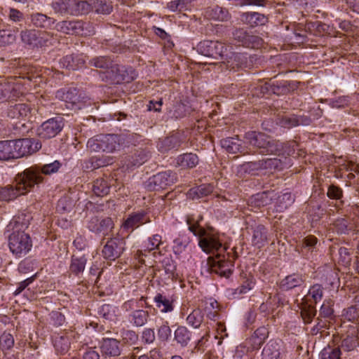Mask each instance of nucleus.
<instances>
[{
    "label": "nucleus",
    "instance_id": "1",
    "mask_svg": "<svg viewBox=\"0 0 359 359\" xmlns=\"http://www.w3.org/2000/svg\"><path fill=\"white\" fill-rule=\"evenodd\" d=\"M245 143L249 145V148L254 152L262 155L273 154L280 156L281 154L291 155L297 144L296 142L292 141L287 143H282L278 140H273L271 137L262 133L250 131L244 137Z\"/></svg>",
    "mask_w": 359,
    "mask_h": 359
},
{
    "label": "nucleus",
    "instance_id": "2",
    "mask_svg": "<svg viewBox=\"0 0 359 359\" xmlns=\"http://www.w3.org/2000/svg\"><path fill=\"white\" fill-rule=\"evenodd\" d=\"M202 219L201 216H198L196 219L193 216H189L187 219L189 231L200 238L198 245L206 253L226 251V248H222V245L216 236L207 233L206 231L199 225V221Z\"/></svg>",
    "mask_w": 359,
    "mask_h": 359
},
{
    "label": "nucleus",
    "instance_id": "3",
    "mask_svg": "<svg viewBox=\"0 0 359 359\" xmlns=\"http://www.w3.org/2000/svg\"><path fill=\"white\" fill-rule=\"evenodd\" d=\"M128 136L123 134H100L88 140L87 147L93 151L114 152L128 143Z\"/></svg>",
    "mask_w": 359,
    "mask_h": 359
},
{
    "label": "nucleus",
    "instance_id": "4",
    "mask_svg": "<svg viewBox=\"0 0 359 359\" xmlns=\"http://www.w3.org/2000/svg\"><path fill=\"white\" fill-rule=\"evenodd\" d=\"M234 250V248L231 249L232 253L227 252L226 255H222L217 252L215 257H209L207 262L208 270L219 276L229 278L233 270L234 260L238 257Z\"/></svg>",
    "mask_w": 359,
    "mask_h": 359
},
{
    "label": "nucleus",
    "instance_id": "5",
    "mask_svg": "<svg viewBox=\"0 0 359 359\" xmlns=\"http://www.w3.org/2000/svg\"><path fill=\"white\" fill-rule=\"evenodd\" d=\"M90 65L92 67L102 69L107 74V78L114 82H126L128 83L130 80L133 79V76H126L121 74L123 72V67L121 68L109 57L100 56L93 58L90 61Z\"/></svg>",
    "mask_w": 359,
    "mask_h": 359
},
{
    "label": "nucleus",
    "instance_id": "6",
    "mask_svg": "<svg viewBox=\"0 0 359 359\" xmlns=\"http://www.w3.org/2000/svg\"><path fill=\"white\" fill-rule=\"evenodd\" d=\"M61 165L62 164L59 161H55L44 165H34L22 171V177L27 178V180L33 189L35 185H38L43 182V175H50L57 172Z\"/></svg>",
    "mask_w": 359,
    "mask_h": 359
},
{
    "label": "nucleus",
    "instance_id": "7",
    "mask_svg": "<svg viewBox=\"0 0 359 359\" xmlns=\"http://www.w3.org/2000/svg\"><path fill=\"white\" fill-rule=\"evenodd\" d=\"M23 80L21 77L11 76L0 82V102L21 97L25 90Z\"/></svg>",
    "mask_w": 359,
    "mask_h": 359
},
{
    "label": "nucleus",
    "instance_id": "8",
    "mask_svg": "<svg viewBox=\"0 0 359 359\" xmlns=\"http://www.w3.org/2000/svg\"><path fill=\"white\" fill-rule=\"evenodd\" d=\"M23 172L18 173L15 177L16 184H9L6 187H0V201H9L30 191L32 188L27 180L22 177Z\"/></svg>",
    "mask_w": 359,
    "mask_h": 359
},
{
    "label": "nucleus",
    "instance_id": "9",
    "mask_svg": "<svg viewBox=\"0 0 359 359\" xmlns=\"http://www.w3.org/2000/svg\"><path fill=\"white\" fill-rule=\"evenodd\" d=\"M10 250L17 257L26 255L32 247V241L28 233L25 232L12 233L9 236Z\"/></svg>",
    "mask_w": 359,
    "mask_h": 359
},
{
    "label": "nucleus",
    "instance_id": "10",
    "mask_svg": "<svg viewBox=\"0 0 359 359\" xmlns=\"http://www.w3.org/2000/svg\"><path fill=\"white\" fill-rule=\"evenodd\" d=\"M55 28L57 31L66 34H76L86 36L94 33V28L90 23L79 20H64L57 23Z\"/></svg>",
    "mask_w": 359,
    "mask_h": 359
},
{
    "label": "nucleus",
    "instance_id": "11",
    "mask_svg": "<svg viewBox=\"0 0 359 359\" xmlns=\"http://www.w3.org/2000/svg\"><path fill=\"white\" fill-rule=\"evenodd\" d=\"M56 96L67 103V107L72 109H80L89 100V97L75 88H71L66 91L57 92Z\"/></svg>",
    "mask_w": 359,
    "mask_h": 359
},
{
    "label": "nucleus",
    "instance_id": "12",
    "mask_svg": "<svg viewBox=\"0 0 359 359\" xmlns=\"http://www.w3.org/2000/svg\"><path fill=\"white\" fill-rule=\"evenodd\" d=\"M177 174L168 170L158 172L149 177L146 182V188L149 191L165 189L177 182Z\"/></svg>",
    "mask_w": 359,
    "mask_h": 359
},
{
    "label": "nucleus",
    "instance_id": "13",
    "mask_svg": "<svg viewBox=\"0 0 359 359\" xmlns=\"http://www.w3.org/2000/svg\"><path fill=\"white\" fill-rule=\"evenodd\" d=\"M13 158H18L36 152L41 148L39 141L34 139L25 138L11 141Z\"/></svg>",
    "mask_w": 359,
    "mask_h": 359
},
{
    "label": "nucleus",
    "instance_id": "14",
    "mask_svg": "<svg viewBox=\"0 0 359 359\" xmlns=\"http://www.w3.org/2000/svg\"><path fill=\"white\" fill-rule=\"evenodd\" d=\"M63 127L64 122L62 117L50 118L43 122L38 128V135L42 139H50L55 137Z\"/></svg>",
    "mask_w": 359,
    "mask_h": 359
},
{
    "label": "nucleus",
    "instance_id": "15",
    "mask_svg": "<svg viewBox=\"0 0 359 359\" xmlns=\"http://www.w3.org/2000/svg\"><path fill=\"white\" fill-rule=\"evenodd\" d=\"M198 47L201 54L208 57L223 59L225 56H228L226 53L227 47L217 41L205 40L200 42Z\"/></svg>",
    "mask_w": 359,
    "mask_h": 359
},
{
    "label": "nucleus",
    "instance_id": "16",
    "mask_svg": "<svg viewBox=\"0 0 359 359\" xmlns=\"http://www.w3.org/2000/svg\"><path fill=\"white\" fill-rule=\"evenodd\" d=\"M125 246L124 238H111L104 245L102 251V255L106 259L115 260L123 254Z\"/></svg>",
    "mask_w": 359,
    "mask_h": 359
},
{
    "label": "nucleus",
    "instance_id": "17",
    "mask_svg": "<svg viewBox=\"0 0 359 359\" xmlns=\"http://www.w3.org/2000/svg\"><path fill=\"white\" fill-rule=\"evenodd\" d=\"M233 36L239 45L250 48H259L263 42L259 36L251 34L241 28L236 29L233 32Z\"/></svg>",
    "mask_w": 359,
    "mask_h": 359
},
{
    "label": "nucleus",
    "instance_id": "18",
    "mask_svg": "<svg viewBox=\"0 0 359 359\" xmlns=\"http://www.w3.org/2000/svg\"><path fill=\"white\" fill-rule=\"evenodd\" d=\"M77 337L78 334L74 330H66L54 336L53 345L56 351L60 354L67 353L69 349L71 343Z\"/></svg>",
    "mask_w": 359,
    "mask_h": 359
},
{
    "label": "nucleus",
    "instance_id": "19",
    "mask_svg": "<svg viewBox=\"0 0 359 359\" xmlns=\"http://www.w3.org/2000/svg\"><path fill=\"white\" fill-rule=\"evenodd\" d=\"M283 356L284 350L281 341H269L262 352V359H283Z\"/></svg>",
    "mask_w": 359,
    "mask_h": 359
},
{
    "label": "nucleus",
    "instance_id": "20",
    "mask_svg": "<svg viewBox=\"0 0 359 359\" xmlns=\"http://www.w3.org/2000/svg\"><path fill=\"white\" fill-rule=\"evenodd\" d=\"M221 145L226 152L232 154L242 153L243 154H252L254 152L250 148L242 147L241 140L234 137H228L221 140Z\"/></svg>",
    "mask_w": 359,
    "mask_h": 359
},
{
    "label": "nucleus",
    "instance_id": "21",
    "mask_svg": "<svg viewBox=\"0 0 359 359\" xmlns=\"http://www.w3.org/2000/svg\"><path fill=\"white\" fill-rule=\"evenodd\" d=\"M102 355L106 357H116L121 355L120 341L113 338H104L100 344Z\"/></svg>",
    "mask_w": 359,
    "mask_h": 359
},
{
    "label": "nucleus",
    "instance_id": "22",
    "mask_svg": "<svg viewBox=\"0 0 359 359\" xmlns=\"http://www.w3.org/2000/svg\"><path fill=\"white\" fill-rule=\"evenodd\" d=\"M114 227V223L111 218L106 217L100 219L97 217H93L88 222V228L95 233H103L107 234Z\"/></svg>",
    "mask_w": 359,
    "mask_h": 359
},
{
    "label": "nucleus",
    "instance_id": "23",
    "mask_svg": "<svg viewBox=\"0 0 359 359\" xmlns=\"http://www.w3.org/2000/svg\"><path fill=\"white\" fill-rule=\"evenodd\" d=\"M183 135L180 133H176L170 136L166 137L161 140L157 144V147L162 152L172 149H177L184 142Z\"/></svg>",
    "mask_w": 359,
    "mask_h": 359
},
{
    "label": "nucleus",
    "instance_id": "24",
    "mask_svg": "<svg viewBox=\"0 0 359 359\" xmlns=\"http://www.w3.org/2000/svg\"><path fill=\"white\" fill-rule=\"evenodd\" d=\"M150 222L149 218L144 211L133 212L128 217L123 224V227L126 229L133 230L142 224Z\"/></svg>",
    "mask_w": 359,
    "mask_h": 359
},
{
    "label": "nucleus",
    "instance_id": "25",
    "mask_svg": "<svg viewBox=\"0 0 359 359\" xmlns=\"http://www.w3.org/2000/svg\"><path fill=\"white\" fill-rule=\"evenodd\" d=\"M61 67L75 70L82 67L85 64V56L82 54L67 55L60 60Z\"/></svg>",
    "mask_w": 359,
    "mask_h": 359
},
{
    "label": "nucleus",
    "instance_id": "26",
    "mask_svg": "<svg viewBox=\"0 0 359 359\" xmlns=\"http://www.w3.org/2000/svg\"><path fill=\"white\" fill-rule=\"evenodd\" d=\"M276 194L273 191H263L252 196L250 199V202L255 207H264L271 204Z\"/></svg>",
    "mask_w": 359,
    "mask_h": 359
},
{
    "label": "nucleus",
    "instance_id": "27",
    "mask_svg": "<svg viewBox=\"0 0 359 359\" xmlns=\"http://www.w3.org/2000/svg\"><path fill=\"white\" fill-rule=\"evenodd\" d=\"M31 111V107L27 104H15L11 105L6 111L7 116L11 118H24Z\"/></svg>",
    "mask_w": 359,
    "mask_h": 359
},
{
    "label": "nucleus",
    "instance_id": "28",
    "mask_svg": "<svg viewBox=\"0 0 359 359\" xmlns=\"http://www.w3.org/2000/svg\"><path fill=\"white\" fill-rule=\"evenodd\" d=\"M30 217L25 214L15 216L9 223L8 227L13 233L25 232L24 231L29 225Z\"/></svg>",
    "mask_w": 359,
    "mask_h": 359
},
{
    "label": "nucleus",
    "instance_id": "29",
    "mask_svg": "<svg viewBox=\"0 0 359 359\" xmlns=\"http://www.w3.org/2000/svg\"><path fill=\"white\" fill-rule=\"evenodd\" d=\"M304 280L305 279L302 274L293 273L283 278L280 281V286L283 290H289L301 286L304 283Z\"/></svg>",
    "mask_w": 359,
    "mask_h": 359
},
{
    "label": "nucleus",
    "instance_id": "30",
    "mask_svg": "<svg viewBox=\"0 0 359 359\" xmlns=\"http://www.w3.org/2000/svg\"><path fill=\"white\" fill-rule=\"evenodd\" d=\"M57 41V35L53 33L39 31L36 36L35 48H42L53 45Z\"/></svg>",
    "mask_w": 359,
    "mask_h": 359
},
{
    "label": "nucleus",
    "instance_id": "31",
    "mask_svg": "<svg viewBox=\"0 0 359 359\" xmlns=\"http://www.w3.org/2000/svg\"><path fill=\"white\" fill-rule=\"evenodd\" d=\"M205 16L209 19L219 21H226L230 17L226 9L218 6L208 8L205 11Z\"/></svg>",
    "mask_w": 359,
    "mask_h": 359
},
{
    "label": "nucleus",
    "instance_id": "32",
    "mask_svg": "<svg viewBox=\"0 0 359 359\" xmlns=\"http://www.w3.org/2000/svg\"><path fill=\"white\" fill-rule=\"evenodd\" d=\"M149 317V313L147 311L138 308L129 314L128 320L134 326L142 327L147 323Z\"/></svg>",
    "mask_w": 359,
    "mask_h": 359
},
{
    "label": "nucleus",
    "instance_id": "33",
    "mask_svg": "<svg viewBox=\"0 0 359 359\" xmlns=\"http://www.w3.org/2000/svg\"><path fill=\"white\" fill-rule=\"evenodd\" d=\"M177 165L182 168H193L198 163V158L193 153H186L177 158Z\"/></svg>",
    "mask_w": 359,
    "mask_h": 359
},
{
    "label": "nucleus",
    "instance_id": "34",
    "mask_svg": "<svg viewBox=\"0 0 359 359\" xmlns=\"http://www.w3.org/2000/svg\"><path fill=\"white\" fill-rule=\"evenodd\" d=\"M213 191V187L208 184H202L201 186L191 188L189 190L187 196L189 198L194 200L199 199L210 194Z\"/></svg>",
    "mask_w": 359,
    "mask_h": 359
},
{
    "label": "nucleus",
    "instance_id": "35",
    "mask_svg": "<svg viewBox=\"0 0 359 359\" xmlns=\"http://www.w3.org/2000/svg\"><path fill=\"white\" fill-rule=\"evenodd\" d=\"M264 163L262 159L256 161L245 162L239 167V172L250 174L251 175H259V172L264 170Z\"/></svg>",
    "mask_w": 359,
    "mask_h": 359
},
{
    "label": "nucleus",
    "instance_id": "36",
    "mask_svg": "<svg viewBox=\"0 0 359 359\" xmlns=\"http://www.w3.org/2000/svg\"><path fill=\"white\" fill-rule=\"evenodd\" d=\"M34 26L41 28H49L55 23V20L41 13H33L30 16Z\"/></svg>",
    "mask_w": 359,
    "mask_h": 359
},
{
    "label": "nucleus",
    "instance_id": "37",
    "mask_svg": "<svg viewBox=\"0 0 359 359\" xmlns=\"http://www.w3.org/2000/svg\"><path fill=\"white\" fill-rule=\"evenodd\" d=\"M70 15H83L88 13L92 7V2L89 4L86 1L71 0Z\"/></svg>",
    "mask_w": 359,
    "mask_h": 359
},
{
    "label": "nucleus",
    "instance_id": "38",
    "mask_svg": "<svg viewBox=\"0 0 359 359\" xmlns=\"http://www.w3.org/2000/svg\"><path fill=\"white\" fill-rule=\"evenodd\" d=\"M252 243L259 248L264 245L267 240V231L264 225L258 224L252 228Z\"/></svg>",
    "mask_w": 359,
    "mask_h": 359
},
{
    "label": "nucleus",
    "instance_id": "39",
    "mask_svg": "<svg viewBox=\"0 0 359 359\" xmlns=\"http://www.w3.org/2000/svg\"><path fill=\"white\" fill-rule=\"evenodd\" d=\"M242 283L241 285L234 290L233 294H243L251 290L255 285V280L251 275L247 276V274L241 275Z\"/></svg>",
    "mask_w": 359,
    "mask_h": 359
},
{
    "label": "nucleus",
    "instance_id": "40",
    "mask_svg": "<svg viewBox=\"0 0 359 359\" xmlns=\"http://www.w3.org/2000/svg\"><path fill=\"white\" fill-rule=\"evenodd\" d=\"M113 158L111 157H107L102 156H93L89 159L88 161L86 162L85 168L86 169L95 170L100 167H104L111 164Z\"/></svg>",
    "mask_w": 359,
    "mask_h": 359
},
{
    "label": "nucleus",
    "instance_id": "41",
    "mask_svg": "<svg viewBox=\"0 0 359 359\" xmlns=\"http://www.w3.org/2000/svg\"><path fill=\"white\" fill-rule=\"evenodd\" d=\"M154 302L162 313H168L173 310V301L161 293L154 297Z\"/></svg>",
    "mask_w": 359,
    "mask_h": 359
},
{
    "label": "nucleus",
    "instance_id": "42",
    "mask_svg": "<svg viewBox=\"0 0 359 359\" xmlns=\"http://www.w3.org/2000/svg\"><path fill=\"white\" fill-rule=\"evenodd\" d=\"M297 88V85L293 81H280L273 83L271 86V90L278 95L287 94L293 91Z\"/></svg>",
    "mask_w": 359,
    "mask_h": 359
},
{
    "label": "nucleus",
    "instance_id": "43",
    "mask_svg": "<svg viewBox=\"0 0 359 359\" xmlns=\"http://www.w3.org/2000/svg\"><path fill=\"white\" fill-rule=\"evenodd\" d=\"M86 261L87 259L85 256L74 255L72 257V262L69 266L71 272L76 275L83 272L85 269Z\"/></svg>",
    "mask_w": 359,
    "mask_h": 359
},
{
    "label": "nucleus",
    "instance_id": "44",
    "mask_svg": "<svg viewBox=\"0 0 359 359\" xmlns=\"http://www.w3.org/2000/svg\"><path fill=\"white\" fill-rule=\"evenodd\" d=\"M243 17L245 22L251 26L263 25L267 22L264 15L259 13H245Z\"/></svg>",
    "mask_w": 359,
    "mask_h": 359
},
{
    "label": "nucleus",
    "instance_id": "45",
    "mask_svg": "<svg viewBox=\"0 0 359 359\" xmlns=\"http://www.w3.org/2000/svg\"><path fill=\"white\" fill-rule=\"evenodd\" d=\"M175 339L181 346H185L191 339V332L186 327L180 326L175 332Z\"/></svg>",
    "mask_w": 359,
    "mask_h": 359
},
{
    "label": "nucleus",
    "instance_id": "46",
    "mask_svg": "<svg viewBox=\"0 0 359 359\" xmlns=\"http://www.w3.org/2000/svg\"><path fill=\"white\" fill-rule=\"evenodd\" d=\"M109 185L104 179H97L93 182V191L97 196H104L107 195L109 192Z\"/></svg>",
    "mask_w": 359,
    "mask_h": 359
},
{
    "label": "nucleus",
    "instance_id": "47",
    "mask_svg": "<svg viewBox=\"0 0 359 359\" xmlns=\"http://www.w3.org/2000/svg\"><path fill=\"white\" fill-rule=\"evenodd\" d=\"M190 243V238L185 234L180 235L174 240L173 251L175 254L184 252Z\"/></svg>",
    "mask_w": 359,
    "mask_h": 359
},
{
    "label": "nucleus",
    "instance_id": "48",
    "mask_svg": "<svg viewBox=\"0 0 359 359\" xmlns=\"http://www.w3.org/2000/svg\"><path fill=\"white\" fill-rule=\"evenodd\" d=\"M203 320V313L199 309H194L187 318L188 324L194 328H198Z\"/></svg>",
    "mask_w": 359,
    "mask_h": 359
},
{
    "label": "nucleus",
    "instance_id": "49",
    "mask_svg": "<svg viewBox=\"0 0 359 359\" xmlns=\"http://www.w3.org/2000/svg\"><path fill=\"white\" fill-rule=\"evenodd\" d=\"M38 30L25 29L21 32L20 36L22 41L33 48H35L36 36Z\"/></svg>",
    "mask_w": 359,
    "mask_h": 359
},
{
    "label": "nucleus",
    "instance_id": "50",
    "mask_svg": "<svg viewBox=\"0 0 359 359\" xmlns=\"http://www.w3.org/2000/svg\"><path fill=\"white\" fill-rule=\"evenodd\" d=\"M92 7L98 13L109 14L112 11L111 4L106 2L104 0H92Z\"/></svg>",
    "mask_w": 359,
    "mask_h": 359
},
{
    "label": "nucleus",
    "instance_id": "51",
    "mask_svg": "<svg viewBox=\"0 0 359 359\" xmlns=\"http://www.w3.org/2000/svg\"><path fill=\"white\" fill-rule=\"evenodd\" d=\"M71 0H57L53 2L52 7L55 13L70 14Z\"/></svg>",
    "mask_w": 359,
    "mask_h": 359
},
{
    "label": "nucleus",
    "instance_id": "52",
    "mask_svg": "<svg viewBox=\"0 0 359 359\" xmlns=\"http://www.w3.org/2000/svg\"><path fill=\"white\" fill-rule=\"evenodd\" d=\"M341 351L338 347L330 346L324 348L320 353L321 359H340Z\"/></svg>",
    "mask_w": 359,
    "mask_h": 359
},
{
    "label": "nucleus",
    "instance_id": "53",
    "mask_svg": "<svg viewBox=\"0 0 359 359\" xmlns=\"http://www.w3.org/2000/svg\"><path fill=\"white\" fill-rule=\"evenodd\" d=\"M13 158L11 141L0 142V160Z\"/></svg>",
    "mask_w": 359,
    "mask_h": 359
},
{
    "label": "nucleus",
    "instance_id": "54",
    "mask_svg": "<svg viewBox=\"0 0 359 359\" xmlns=\"http://www.w3.org/2000/svg\"><path fill=\"white\" fill-rule=\"evenodd\" d=\"M347 335L343 340L341 341V348L346 351H350L354 349L358 344V339L356 338V334Z\"/></svg>",
    "mask_w": 359,
    "mask_h": 359
},
{
    "label": "nucleus",
    "instance_id": "55",
    "mask_svg": "<svg viewBox=\"0 0 359 359\" xmlns=\"http://www.w3.org/2000/svg\"><path fill=\"white\" fill-rule=\"evenodd\" d=\"M316 314V310L314 306L305 305L301 309V316L304 323H310Z\"/></svg>",
    "mask_w": 359,
    "mask_h": 359
},
{
    "label": "nucleus",
    "instance_id": "56",
    "mask_svg": "<svg viewBox=\"0 0 359 359\" xmlns=\"http://www.w3.org/2000/svg\"><path fill=\"white\" fill-rule=\"evenodd\" d=\"M264 169L270 170H281L283 168V162L280 159L277 158H263Z\"/></svg>",
    "mask_w": 359,
    "mask_h": 359
},
{
    "label": "nucleus",
    "instance_id": "57",
    "mask_svg": "<svg viewBox=\"0 0 359 359\" xmlns=\"http://www.w3.org/2000/svg\"><path fill=\"white\" fill-rule=\"evenodd\" d=\"M14 345V339L10 333L4 332L0 337V346L3 350L11 348Z\"/></svg>",
    "mask_w": 359,
    "mask_h": 359
},
{
    "label": "nucleus",
    "instance_id": "58",
    "mask_svg": "<svg viewBox=\"0 0 359 359\" xmlns=\"http://www.w3.org/2000/svg\"><path fill=\"white\" fill-rule=\"evenodd\" d=\"M100 315L106 320H113L115 317V309L110 304H104L99 311Z\"/></svg>",
    "mask_w": 359,
    "mask_h": 359
},
{
    "label": "nucleus",
    "instance_id": "59",
    "mask_svg": "<svg viewBox=\"0 0 359 359\" xmlns=\"http://www.w3.org/2000/svg\"><path fill=\"white\" fill-rule=\"evenodd\" d=\"M309 294L311 296L315 303H317L321 300L323 296V287L321 285L315 284L309 289Z\"/></svg>",
    "mask_w": 359,
    "mask_h": 359
},
{
    "label": "nucleus",
    "instance_id": "60",
    "mask_svg": "<svg viewBox=\"0 0 359 359\" xmlns=\"http://www.w3.org/2000/svg\"><path fill=\"white\" fill-rule=\"evenodd\" d=\"M332 306L333 302L331 299L325 300L320 309V316L323 318H330L334 313Z\"/></svg>",
    "mask_w": 359,
    "mask_h": 359
},
{
    "label": "nucleus",
    "instance_id": "61",
    "mask_svg": "<svg viewBox=\"0 0 359 359\" xmlns=\"http://www.w3.org/2000/svg\"><path fill=\"white\" fill-rule=\"evenodd\" d=\"M327 196L331 199L341 200L343 197V191L339 187L332 184L328 187Z\"/></svg>",
    "mask_w": 359,
    "mask_h": 359
},
{
    "label": "nucleus",
    "instance_id": "62",
    "mask_svg": "<svg viewBox=\"0 0 359 359\" xmlns=\"http://www.w3.org/2000/svg\"><path fill=\"white\" fill-rule=\"evenodd\" d=\"M145 298L144 297H142L139 300L136 299H130L128 301H126L123 303L122 306V309L125 311H136L140 306H139V302L142 301H144Z\"/></svg>",
    "mask_w": 359,
    "mask_h": 359
},
{
    "label": "nucleus",
    "instance_id": "63",
    "mask_svg": "<svg viewBox=\"0 0 359 359\" xmlns=\"http://www.w3.org/2000/svg\"><path fill=\"white\" fill-rule=\"evenodd\" d=\"M280 124L282 127L290 128L293 126H298L299 124V121L294 116H285L281 118V119L280 121Z\"/></svg>",
    "mask_w": 359,
    "mask_h": 359
},
{
    "label": "nucleus",
    "instance_id": "64",
    "mask_svg": "<svg viewBox=\"0 0 359 359\" xmlns=\"http://www.w3.org/2000/svg\"><path fill=\"white\" fill-rule=\"evenodd\" d=\"M161 236L158 234H155L151 237L149 238L148 243L147 245V249L148 251L156 250L161 244Z\"/></svg>",
    "mask_w": 359,
    "mask_h": 359
}]
</instances>
